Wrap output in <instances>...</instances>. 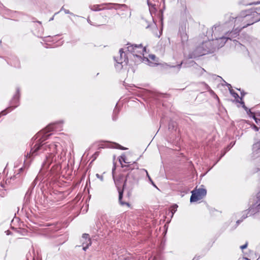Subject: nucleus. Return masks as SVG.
Masks as SVG:
<instances>
[{
    "mask_svg": "<svg viewBox=\"0 0 260 260\" xmlns=\"http://www.w3.org/2000/svg\"><path fill=\"white\" fill-rule=\"evenodd\" d=\"M99 5H94L91 7V9L93 11H99L101 10V9H99Z\"/></svg>",
    "mask_w": 260,
    "mask_h": 260,
    "instance_id": "nucleus-17",
    "label": "nucleus"
},
{
    "mask_svg": "<svg viewBox=\"0 0 260 260\" xmlns=\"http://www.w3.org/2000/svg\"><path fill=\"white\" fill-rule=\"evenodd\" d=\"M54 128V125H48L45 129H44L43 131L40 132L37 135V138L42 137H47L49 136L50 135H46V133L53 130Z\"/></svg>",
    "mask_w": 260,
    "mask_h": 260,
    "instance_id": "nucleus-8",
    "label": "nucleus"
},
{
    "mask_svg": "<svg viewBox=\"0 0 260 260\" xmlns=\"http://www.w3.org/2000/svg\"><path fill=\"white\" fill-rule=\"evenodd\" d=\"M177 207H178V206L176 204L174 205L172 207L171 212L172 213V216L173 215L174 213L176 211Z\"/></svg>",
    "mask_w": 260,
    "mask_h": 260,
    "instance_id": "nucleus-16",
    "label": "nucleus"
},
{
    "mask_svg": "<svg viewBox=\"0 0 260 260\" xmlns=\"http://www.w3.org/2000/svg\"><path fill=\"white\" fill-rule=\"evenodd\" d=\"M254 20L256 21V22L260 21V15H259V17H256V18H255Z\"/></svg>",
    "mask_w": 260,
    "mask_h": 260,
    "instance_id": "nucleus-26",
    "label": "nucleus"
},
{
    "mask_svg": "<svg viewBox=\"0 0 260 260\" xmlns=\"http://www.w3.org/2000/svg\"><path fill=\"white\" fill-rule=\"evenodd\" d=\"M181 64H182V63H181V64H179V65L178 66V67H179V68H180Z\"/></svg>",
    "mask_w": 260,
    "mask_h": 260,
    "instance_id": "nucleus-32",
    "label": "nucleus"
},
{
    "mask_svg": "<svg viewBox=\"0 0 260 260\" xmlns=\"http://www.w3.org/2000/svg\"><path fill=\"white\" fill-rule=\"evenodd\" d=\"M44 140L43 138H40V142L34 146L27 156L30 157L31 156L36 155L39 153L46 152L48 155H46V159L44 165L48 167L53 162L57 161L56 157H55V153L56 152L57 146L54 143H49L48 142L43 143Z\"/></svg>",
    "mask_w": 260,
    "mask_h": 260,
    "instance_id": "nucleus-1",
    "label": "nucleus"
},
{
    "mask_svg": "<svg viewBox=\"0 0 260 260\" xmlns=\"http://www.w3.org/2000/svg\"><path fill=\"white\" fill-rule=\"evenodd\" d=\"M237 36V32L231 31L230 33L225 34V36H222L213 40V44L214 48H219L224 46L228 40H232V38H236Z\"/></svg>",
    "mask_w": 260,
    "mask_h": 260,
    "instance_id": "nucleus-4",
    "label": "nucleus"
},
{
    "mask_svg": "<svg viewBox=\"0 0 260 260\" xmlns=\"http://www.w3.org/2000/svg\"><path fill=\"white\" fill-rule=\"evenodd\" d=\"M191 196L190 197V202H197L202 199L207 193L206 190L204 188H199L191 191Z\"/></svg>",
    "mask_w": 260,
    "mask_h": 260,
    "instance_id": "nucleus-6",
    "label": "nucleus"
},
{
    "mask_svg": "<svg viewBox=\"0 0 260 260\" xmlns=\"http://www.w3.org/2000/svg\"><path fill=\"white\" fill-rule=\"evenodd\" d=\"M65 13H67V14H68L69 13V11L68 10H65L64 11Z\"/></svg>",
    "mask_w": 260,
    "mask_h": 260,
    "instance_id": "nucleus-31",
    "label": "nucleus"
},
{
    "mask_svg": "<svg viewBox=\"0 0 260 260\" xmlns=\"http://www.w3.org/2000/svg\"><path fill=\"white\" fill-rule=\"evenodd\" d=\"M250 11L246 10L241 13L240 15L235 18V25H238L234 32H238L243 28L256 22Z\"/></svg>",
    "mask_w": 260,
    "mask_h": 260,
    "instance_id": "nucleus-2",
    "label": "nucleus"
},
{
    "mask_svg": "<svg viewBox=\"0 0 260 260\" xmlns=\"http://www.w3.org/2000/svg\"><path fill=\"white\" fill-rule=\"evenodd\" d=\"M111 216L105 214L102 216L101 220L104 224L107 223L109 224H111L112 223L110 221V218H111Z\"/></svg>",
    "mask_w": 260,
    "mask_h": 260,
    "instance_id": "nucleus-13",
    "label": "nucleus"
},
{
    "mask_svg": "<svg viewBox=\"0 0 260 260\" xmlns=\"http://www.w3.org/2000/svg\"><path fill=\"white\" fill-rule=\"evenodd\" d=\"M150 182H151V183L155 187H156V185H155V184L154 183V182H153L152 180L151 181H150Z\"/></svg>",
    "mask_w": 260,
    "mask_h": 260,
    "instance_id": "nucleus-29",
    "label": "nucleus"
},
{
    "mask_svg": "<svg viewBox=\"0 0 260 260\" xmlns=\"http://www.w3.org/2000/svg\"><path fill=\"white\" fill-rule=\"evenodd\" d=\"M126 47L127 51L132 53L134 57L137 58V61H148V59L146 57L142 58V56H144V52H146V48L144 47L141 44L135 45L131 43H127Z\"/></svg>",
    "mask_w": 260,
    "mask_h": 260,
    "instance_id": "nucleus-3",
    "label": "nucleus"
},
{
    "mask_svg": "<svg viewBox=\"0 0 260 260\" xmlns=\"http://www.w3.org/2000/svg\"><path fill=\"white\" fill-rule=\"evenodd\" d=\"M145 172H146V173L147 176V177L148 178L149 181H151V180H152V179H151V178H150V177L149 176V174H148V172L147 171V170H145Z\"/></svg>",
    "mask_w": 260,
    "mask_h": 260,
    "instance_id": "nucleus-25",
    "label": "nucleus"
},
{
    "mask_svg": "<svg viewBox=\"0 0 260 260\" xmlns=\"http://www.w3.org/2000/svg\"><path fill=\"white\" fill-rule=\"evenodd\" d=\"M201 74H203L204 72H206V71L204 69H202V68L201 69Z\"/></svg>",
    "mask_w": 260,
    "mask_h": 260,
    "instance_id": "nucleus-27",
    "label": "nucleus"
},
{
    "mask_svg": "<svg viewBox=\"0 0 260 260\" xmlns=\"http://www.w3.org/2000/svg\"><path fill=\"white\" fill-rule=\"evenodd\" d=\"M137 180L135 177H134L132 175L128 174L126 177L125 182L123 185V187L125 188L127 186L132 188L135 184H137Z\"/></svg>",
    "mask_w": 260,
    "mask_h": 260,
    "instance_id": "nucleus-7",
    "label": "nucleus"
},
{
    "mask_svg": "<svg viewBox=\"0 0 260 260\" xmlns=\"http://www.w3.org/2000/svg\"><path fill=\"white\" fill-rule=\"evenodd\" d=\"M260 210V199H258L256 202L253 205L252 207L250 209L249 212H251V214L257 212Z\"/></svg>",
    "mask_w": 260,
    "mask_h": 260,
    "instance_id": "nucleus-10",
    "label": "nucleus"
},
{
    "mask_svg": "<svg viewBox=\"0 0 260 260\" xmlns=\"http://www.w3.org/2000/svg\"><path fill=\"white\" fill-rule=\"evenodd\" d=\"M118 192H119V202L120 205L122 206L126 205L128 207H129V203H128L127 202H123L122 201V195H123V190H120V189H118Z\"/></svg>",
    "mask_w": 260,
    "mask_h": 260,
    "instance_id": "nucleus-12",
    "label": "nucleus"
},
{
    "mask_svg": "<svg viewBox=\"0 0 260 260\" xmlns=\"http://www.w3.org/2000/svg\"><path fill=\"white\" fill-rule=\"evenodd\" d=\"M7 114L6 110H4L0 113V117L3 115H5Z\"/></svg>",
    "mask_w": 260,
    "mask_h": 260,
    "instance_id": "nucleus-23",
    "label": "nucleus"
},
{
    "mask_svg": "<svg viewBox=\"0 0 260 260\" xmlns=\"http://www.w3.org/2000/svg\"><path fill=\"white\" fill-rule=\"evenodd\" d=\"M149 59H151L152 60L155 61L156 56L153 54H150L149 55Z\"/></svg>",
    "mask_w": 260,
    "mask_h": 260,
    "instance_id": "nucleus-21",
    "label": "nucleus"
},
{
    "mask_svg": "<svg viewBox=\"0 0 260 260\" xmlns=\"http://www.w3.org/2000/svg\"><path fill=\"white\" fill-rule=\"evenodd\" d=\"M115 145L116 146H115V148H118V149H121V150H125L126 149V148L123 147V146H121V145L118 144H115Z\"/></svg>",
    "mask_w": 260,
    "mask_h": 260,
    "instance_id": "nucleus-18",
    "label": "nucleus"
},
{
    "mask_svg": "<svg viewBox=\"0 0 260 260\" xmlns=\"http://www.w3.org/2000/svg\"><path fill=\"white\" fill-rule=\"evenodd\" d=\"M254 119L255 120V122L257 123V124H259L260 123V115H259V117H255L254 116Z\"/></svg>",
    "mask_w": 260,
    "mask_h": 260,
    "instance_id": "nucleus-20",
    "label": "nucleus"
},
{
    "mask_svg": "<svg viewBox=\"0 0 260 260\" xmlns=\"http://www.w3.org/2000/svg\"><path fill=\"white\" fill-rule=\"evenodd\" d=\"M202 54H192L189 56L190 58H195L198 56L202 55Z\"/></svg>",
    "mask_w": 260,
    "mask_h": 260,
    "instance_id": "nucleus-22",
    "label": "nucleus"
},
{
    "mask_svg": "<svg viewBox=\"0 0 260 260\" xmlns=\"http://www.w3.org/2000/svg\"><path fill=\"white\" fill-rule=\"evenodd\" d=\"M1 186L2 187V189H4L5 188V185H4V184H3L2 183H1Z\"/></svg>",
    "mask_w": 260,
    "mask_h": 260,
    "instance_id": "nucleus-28",
    "label": "nucleus"
},
{
    "mask_svg": "<svg viewBox=\"0 0 260 260\" xmlns=\"http://www.w3.org/2000/svg\"><path fill=\"white\" fill-rule=\"evenodd\" d=\"M254 129L256 131H258V128H257L255 125H254Z\"/></svg>",
    "mask_w": 260,
    "mask_h": 260,
    "instance_id": "nucleus-30",
    "label": "nucleus"
},
{
    "mask_svg": "<svg viewBox=\"0 0 260 260\" xmlns=\"http://www.w3.org/2000/svg\"><path fill=\"white\" fill-rule=\"evenodd\" d=\"M221 28V26H215L214 27H213L212 29H213V32H215L216 31V30H220Z\"/></svg>",
    "mask_w": 260,
    "mask_h": 260,
    "instance_id": "nucleus-19",
    "label": "nucleus"
},
{
    "mask_svg": "<svg viewBox=\"0 0 260 260\" xmlns=\"http://www.w3.org/2000/svg\"><path fill=\"white\" fill-rule=\"evenodd\" d=\"M228 86L229 87V90H230L231 94L236 100V101L237 102L241 103L242 104H244V102L241 101L242 100V99L239 97L238 94L236 93L232 89H231V85L228 84ZM245 107V106H244V105H243V107Z\"/></svg>",
    "mask_w": 260,
    "mask_h": 260,
    "instance_id": "nucleus-9",
    "label": "nucleus"
},
{
    "mask_svg": "<svg viewBox=\"0 0 260 260\" xmlns=\"http://www.w3.org/2000/svg\"><path fill=\"white\" fill-rule=\"evenodd\" d=\"M125 49H121L119 50V57H115V60L117 62L116 67L117 69H121L124 65H126L128 63V59L125 57V53L123 51V50Z\"/></svg>",
    "mask_w": 260,
    "mask_h": 260,
    "instance_id": "nucleus-5",
    "label": "nucleus"
},
{
    "mask_svg": "<svg viewBox=\"0 0 260 260\" xmlns=\"http://www.w3.org/2000/svg\"><path fill=\"white\" fill-rule=\"evenodd\" d=\"M82 238L83 239H84L85 240H87L89 242V243H87L86 246H83V249L85 251L88 248L89 245H91V241L89 239V235L88 234H83L82 236Z\"/></svg>",
    "mask_w": 260,
    "mask_h": 260,
    "instance_id": "nucleus-14",
    "label": "nucleus"
},
{
    "mask_svg": "<svg viewBox=\"0 0 260 260\" xmlns=\"http://www.w3.org/2000/svg\"><path fill=\"white\" fill-rule=\"evenodd\" d=\"M247 243H246V244H245L244 245H242V246H240V248H241V249H244L246 248L247 247Z\"/></svg>",
    "mask_w": 260,
    "mask_h": 260,
    "instance_id": "nucleus-24",
    "label": "nucleus"
},
{
    "mask_svg": "<svg viewBox=\"0 0 260 260\" xmlns=\"http://www.w3.org/2000/svg\"><path fill=\"white\" fill-rule=\"evenodd\" d=\"M119 161L120 162V163L121 164V167L122 168H123L124 166L122 164V162H123L124 163H128V162H127L126 160V157L124 155H122L121 156H120L119 158Z\"/></svg>",
    "mask_w": 260,
    "mask_h": 260,
    "instance_id": "nucleus-15",
    "label": "nucleus"
},
{
    "mask_svg": "<svg viewBox=\"0 0 260 260\" xmlns=\"http://www.w3.org/2000/svg\"><path fill=\"white\" fill-rule=\"evenodd\" d=\"M197 259H198V258H196V257H194L192 259V260H197Z\"/></svg>",
    "mask_w": 260,
    "mask_h": 260,
    "instance_id": "nucleus-33",
    "label": "nucleus"
},
{
    "mask_svg": "<svg viewBox=\"0 0 260 260\" xmlns=\"http://www.w3.org/2000/svg\"><path fill=\"white\" fill-rule=\"evenodd\" d=\"M250 13L253 17V19L258 17L260 16V7H256L254 9L248 10Z\"/></svg>",
    "mask_w": 260,
    "mask_h": 260,
    "instance_id": "nucleus-11",
    "label": "nucleus"
}]
</instances>
